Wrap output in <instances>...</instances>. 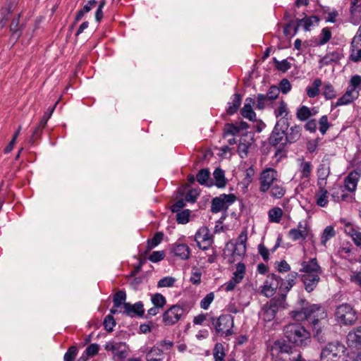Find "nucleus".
I'll use <instances>...</instances> for the list:
<instances>
[{"instance_id":"nucleus-1","label":"nucleus","mask_w":361,"mask_h":361,"mask_svg":"<svg viewBox=\"0 0 361 361\" xmlns=\"http://www.w3.org/2000/svg\"><path fill=\"white\" fill-rule=\"evenodd\" d=\"M290 314L296 321H307L312 328L314 338L319 341H324V331L329 323L327 312L321 305L307 304L300 310L292 311Z\"/></svg>"},{"instance_id":"nucleus-2","label":"nucleus","mask_w":361,"mask_h":361,"mask_svg":"<svg viewBox=\"0 0 361 361\" xmlns=\"http://www.w3.org/2000/svg\"><path fill=\"white\" fill-rule=\"evenodd\" d=\"M283 331L284 338L296 347H305L311 343L310 332L300 323H289Z\"/></svg>"},{"instance_id":"nucleus-3","label":"nucleus","mask_w":361,"mask_h":361,"mask_svg":"<svg viewBox=\"0 0 361 361\" xmlns=\"http://www.w3.org/2000/svg\"><path fill=\"white\" fill-rule=\"evenodd\" d=\"M272 354H286L288 356L287 361H305L296 346L289 343L287 339H279L274 342L271 346Z\"/></svg>"},{"instance_id":"nucleus-4","label":"nucleus","mask_w":361,"mask_h":361,"mask_svg":"<svg viewBox=\"0 0 361 361\" xmlns=\"http://www.w3.org/2000/svg\"><path fill=\"white\" fill-rule=\"evenodd\" d=\"M345 347L338 341L330 342L321 351V361H348L345 358Z\"/></svg>"},{"instance_id":"nucleus-5","label":"nucleus","mask_w":361,"mask_h":361,"mask_svg":"<svg viewBox=\"0 0 361 361\" xmlns=\"http://www.w3.org/2000/svg\"><path fill=\"white\" fill-rule=\"evenodd\" d=\"M336 321L341 325L353 326L357 319V314L353 306L343 303L336 308L334 312Z\"/></svg>"},{"instance_id":"nucleus-6","label":"nucleus","mask_w":361,"mask_h":361,"mask_svg":"<svg viewBox=\"0 0 361 361\" xmlns=\"http://www.w3.org/2000/svg\"><path fill=\"white\" fill-rule=\"evenodd\" d=\"M211 323L216 334L221 336H228L233 334V318L229 314H222L219 317H212Z\"/></svg>"},{"instance_id":"nucleus-7","label":"nucleus","mask_w":361,"mask_h":361,"mask_svg":"<svg viewBox=\"0 0 361 361\" xmlns=\"http://www.w3.org/2000/svg\"><path fill=\"white\" fill-rule=\"evenodd\" d=\"M288 127L289 122H287L286 119H279L269 138L270 145L279 148L283 147L288 142L285 134Z\"/></svg>"},{"instance_id":"nucleus-8","label":"nucleus","mask_w":361,"mask_h":361,"mask_svg":"<svg viewBox=\"0 0 361 361\" xmlns=\"http://www.w3.org/2000/svg\"><path fill=\"white\" fill-rule=\"evenodd\" d=\"M104 349L111 353L113 361H125L129 353L128 346L125 342L110 341L106 343Z\"/></svg>"},{"instance_id":"nucleus-9","label":"nucleus","mask_w":361,"mask_h":361,"mask_svg":"<svg viewBox=\"0 0 361 361\" xmlns=\"http://www.w3.org/2000/svg\"><path fill=\"white\" fill-rule=\"evenodd\" d=\"M279 174L273 168H266L262 171L259 176V191L267 192L270 188L279 180Z\"/></svg>"},{"instance_id":"nucleus-10","label":"nucleus","mask_w":361,"mask_h":361,"mask_svg":"<svg viewBox=\"0 0 361 361\" xmlns=\"http://www.w3.org/2000/svg\"><path fill=\"white\" fill-rule=\"evenodd\" d=\"M235 200L236 196L234 194L220 195L212 200L211 212L212 213H218L224 209H226Z\"/></svg>"},{"instance_id":"nucleus-11","label":"nucleus","mask_w":361,"mask_h":361,"mask_svg":"<svg viewBox=\"0 0 361 361\" xmlns=\"http://www.w3.org/2000/svg\"><path fill=\"white\" fill-rule=\"evenodd\" d=\"M281 308H282V301L271 299L263 306L260 317L264 322H271L275 318L276 313Z\"/></svg>"},{"instance_id":"nucleus-12","label":"nucleus","mask_w":361,"mask_h":361,"mask_svg":"<svg viewBox=\"0 0 361 361\" xmlns=\"http://www.w3.org/2000/svg\"><path fill=\"white\" fill-rule=\"evenodd\" d=\"M288 235L293 241L304 240L307 238L312 236L311 228L305 221H300L297 228H291Z\"/></svg>"},{"instance_id":"nucleus-13","label":"nucleus","mask_w":361,"mask_h":361,"mask_svg":"<svg viewBox=\"0 0 361 361\" xmlns=\"http://www.w3.org/2000/svg\"><path fill=\"white\" fill-rule=\"evenodd\" d=\"M184 313L183 308L178 305H172L162 315V322L165 326H172L176 324Z\"/></svg>"},{"instance_id":"nucleus-14","label":"nucleus","mask_w":361,"mask_h":361,"mask_svg":"<svg viewBox=\"0 0 361 361\" xmlns=\"http://www.w3.org/2000/svg\"><path fill=\"white\" fill-rule=\"evenodd\" d=\"M195 240L201 250H206L212 245L214 238L207 226H202L197 231Z\"/></svg>"},{"instance_id":"nucleus-15","label":"nucleus","mask_w":361,"mask_h":361,"mask_svg":"<svg viewBox=\"0 0 361 361\" xmlns=\"http://www.w3.org/2000/svg\"><path fill=\"white\" fill-rule=\"evenodd\" d=\"M280 276L275 274H269L262 286V293L267 297H271L274 293L276 289L279 290Z\"/></svg>"},{"instance_id":"nucleus-16","label":"nucleus","mask_w":361,"mask_h":361,"mask_svg":"<svg viewBox=\"0 0 361 361\" xmlns=\"http://www.w3.org/2000/svg\"><path fill=\"white\" fill-rule=\"evenodd\" d=\"M300 271L304 275H317L322 274V269L316 258H311L309 260H305L301 262Z\"/></svg>"},{"instance_id":"nucleus-17","label":"nucleus","mask_w":361,"mask_h":361,"mask_svg":"<svg viewBox=\"0 0 361 361\" xmlns=\"http://www.w3.org/2000/svg\"><path fill=\"white\" fill-rule=\"evenodd\" d=\"M226 247L227 250L231 251V256L228 259L230 264L241 259L246 252V246H240L231 241L228 242Z\"/></svg>"},{"instance_id":"nucleus-18","label":"nucleus","mask_w":361,"mask_h":361,"mask_svg":"<svg viewBox=\"0 0 361 361\" xmlns=\"http://www.w3.org/2000/svg\"><path fill=\"white\" fill-rule=\"evenodd\" d=\"M298 277V274L295 271H292L289 273L286 279L283 280L280 277V281H279V291L281 295H286L291 288L295 284L296 280Z\"/></svg>"},{"instance_id":"nucleus-19","label":"nucleus","mask_w":361,"mask_h":361,"mask_svg":"<svg viewBox=\"0 0 361 361\" xmlns=\"http://www.w3.org/2000/svg\"><path fill=\"white\" fill-rule=\"evenodd\" d=\"M344 232L351 238L357 247L361 248V231L358 226L347 223L344 226Z\"/></svg>"},{"instance_id":"nucleus-20","label":"nucleus","mask_w":361,"mask_h":361,"mask_svg":"<svg viewBox=\"0 0 361 361\" xmlns=\"http://www.w3.org/2000/svg\"><path fill=\"white\" fill-rule=\"evenodd\" d=\"M124 314L127 316L133 317H142L145 314L144 305L142 302H135L133 305L130 303H124Z\"/></svg>"},{"instance_id":"nucleus-21","label":"nucleus","mask_w":361,"mask_h":361,"mask_svg":"<svg viewBox=\"0 0 361 361\" xmlns=\"http://www.w3.org/2000/svg\"><path fill=\"white\" fill-rule=\"evenodd\" d=\"M347 344L349 348H361V326L349 331L347 335Z\"/></svg>"},{"instance_id":"nucleus-22","label":"nucleus","mask_w":361,"mask_h":361,"mask_svg":"<svg viewBox=\"0 0 361 361\" xmlns=\"http://www.w3.org/2000/svg\"><path fill=\"white\" fill-rule=\"evenodd\" d=\"M349 20L354 25H357L361 20V0H351Z\"/></svg>"},{"instance_id":"nucleus-23","label":"nucleus","mask_w":361,"mask_h":361,"mask_svg":"<svg viewBox=\"0 0 361 361\" xmlns=\"http://www.w3.org/2000/svg\"><path fill=\"white\" fill-rule=\"evenodd\" d=\"M360 173L356 171H351L344 180L345 189L350 192L355 191Z\"/></svg>"},{"instance_id":"nucleus-24","label":"nucleus","mask_w":361,"mask_h":361,"mask_svg":"<svg viewBox=\"0 0 361 361\" xmlns=\"http://www.w3.org/2000/svg\"><path fill=\"white\" fill-rule=\"evenodd\" d=\"M343 185H336L331 189V196L334 202H339L341 201H348L352 197L349 195Z\"/></svg>"},{"instance_id":"nucleus-25","label":"nucleus","mask_w":361,"mask_h":361,"mask_svg":"<svg viewBox=\"0 0 361 361\" xmlns=\"http://www.w3.org/2000/svg\"><path fill=\"white\" fill-rule=\"evenodd\" d=\"M343 57L341 50L337 49L336 51L327 53L324 57L319 60V68L328 66L332 63L339 61Z\"/></svg>"},{"instance_id":"nucleus-26","label":"nucleus","mask_w":361,"mask_h":361,"mask_svg":"<svg viewBox=\"0 0 361 361\" xmlns=\"http://www.w3.org/2000/svg\"><path fill=\"white\" fill-rule=\"evenodd\" d=\"M301 281L304 285L305 289L308 293L313 291L317 286L320 276L317 275H301Z\"/></svg>"},{"instance_id":"nucleus-27","label":"nucleus","mask_w":361,"mask_h":361,"mask_svg":"<svg viewBox=\"0 0 361 361\" xmlns=\"http://www.w3.org/2000/svg\"><path fill=\"white\" fill-rule=\"evenodd\" d=\"M171 252L180 259H188L190 255V247L184 243H176L171 248Z\"/></svg>"},{"instance_id":"nucleus-28","label":"nucleus","mask_w":361,"mask_h":361,"mask_svg":"<svg viewBox=\"0 0 361 361\" xmlns=\"http://www.w3.org/2000/svg\"><path fill=\"white\" fill-rule=\"evenodd\" d=\"M255 103V100L252 98L247 97L245 101L243 107L240 110L241 115L251 121H254L256 119V114L252 109V105Z\"/></svg>"},{"instance_id":"nucleus-29","label":"nucleus","mask_w":361,"mask_h":361,"mask_svg":"<svg viewBox=\"0 0 361 361\" xmlns=\"http://www.w3.org/2000/svg\"><path fill=\"white\" fill-rule=\"evenodd\" d=\"M361 90V77L358 75L352 76L349 81L346 92L351 94L357 99L359 97V92Z\"/></svg>"},{"instance_id":"nucleus-30","label":"nucleus","mask_w":361,"mask_h":361,"mask_svg":"<svg viewBox=\"0 0 361 361\" xmlns=\"http://www.w3.org/2000/svg\"><path fill=\"white\" fill-rule=\"evenodd\" d=\"M271 197L274 199H281L286 192L283 183L279 179L268 191Z\"/></svg>"},{"instance_id":"nucleus-31","label":"nucleus","mask_w":361,"mask_h":361,"mask_svg":"<svg viewBox=\"0 0 361 361\" xmlns=\"http://www.w3.org/2000/svg\"><path fill=\"white\" fill-rule=\"evenodd\" d=\"M302 128L298 125L293 126L286 130L285 134L287 142L289 143H294L297 142L301 137Z\"/></svg>"},{"instance_id":"nucleus-32","label":"nucleus","mask_w":361,"mask_h":361,"mask_svg":"<svg viewBox=\"0 0 361 361\" xmlns=\"http://www.w3.org/2000/svg\"><path fill=\"white\" fill-rule=\"evenodd\" d=\"M319 21V18L316 16H312L310 17H305L302 19H297L296 22L297 24L295 25V27H294V34H296L298 27L300 25H303L305 30H309L310 27L312 26L314 24H317Z\"/></svg>"},{"instance_id":"nucleus-33","label":"nucleus","mask_w":361,"mask_h":361,"mask_svg":"<svg viewBox=\"0 0 361 361\" xmlns=\"http://www.w3.org/2000/svg\"><path fill=\"white\" fill-rule=\"evenodd\" d=\"M350 59L354 62L361 61V38L354 37L351 42Z\"/></svg>"},{"instance_id":"nucleus-34","label":"nucleus","mask_w":361,"mask_h":361,"mask_svg":"<svg viewBox=\"0 0 361 361\" xmlns=\"http://www.w3.org/2000/svg\"><path fill=\"white\" fill-rule=\"evenodd\" d=\"M164 357V353L162 349L159 348L158 346H153L147 353H146V360L147 361H163Z\"/></svg>"},{"instance_id":"nucleus-35","label":"nucleus","mask_w":361,"mask_h":361,"mask_svg":"<svg viewBox=\"0 0 361 361\" xmlns=\"http://www.w3.org/2000/svg\"><path fill=\"white\" fill-rule=\"evenodd\" d=\"M242 102V96L240 94H234L232 97V101L229 102L227 108V113L230 115L234 114L237 112Z\"/></svg>"},{"instance_id":"nucleus-36","label":"nucleus","mask_w":361,"mask_h":361,"mask_svg":"<svg viewBox=\"0 0 361 361\" xmlns=\"http://www.w3.org/2000/svg\"><path fill=\"white\" fill-rule=\"evenodd\" d=\"M197 181L200 185L211 186L210 172L207 169H202L197 173L196 176Z\"/></svg>"},{"instance_id":"nucleus-37","label":"nucleus","mask_w":361,"mask_h":361,"mask_svg":"<svg viewBox=\"0 0 361 361\" xmlns=\"http://www.w3.org/2000/svg\"><path fill=\"white\" fill-rule=\"evenodd\" d=\"M322 84V82L321 79H319V78L315 79L313 81L312 86H309L307 87V89H306L307 95L310 98H314V97H317L320 93L319 88H320Z\"/></svg>"},{"instance_id":"nucleus-38","label":"nucleus","mask_w":361,"mask_h":361,"mask_svg":"<svg viewBox=\"0 0 361 361\" xmlns=\"http://www.w3.org/2000/svg\"><path fill=\"white\" fill-rule=\"evenodd\" d=\"M15 3L8 2L4 7H3L0 11V24L1 27H4L7 21L8 20V15L12 11V8Z\"/></svg>"},{"instance_id":"nucleus-39","label":"nucleus","mask_w":361,"mask_h":361,"mask_svg":"<svg viewBox=\"0 0 361 361\" xmlns=\"http://www.w3.org/2000/svg\"><path fill=\"white\" fill-rule=\"evenodd\" d=\"M283 214V212L281 208L277 207H274L268 212L269 221L271 223H279Z\"/></svg>"},{"instance_id":"nucleus-40","label":"nucleus","mask_w":361,"mask_h":361,"mask_svg":"<svg viewBox=\"0 0 361 361\" xmlns=\"http://www.w3.org/2000/svg\"><path fill=\"white\" fill-rule=\"evenodd\" d=\"M20 14H18L17 18H14L10 25V30L12 32L13 37L18 39L21 35L22 25H19Z\"/></svg>"},{"instance_id":"nucleus-41","label":"nucleus","mask_w":361,"mask_h":361,"mask_svg":"<svg viewBox=\"0 0 361 361\" xmlns=\"http://www.w3.org/2000/svg\"><path fill=\"white\" fill-rule=\"evenodd\" d=\"M322 95L327 100L336 97V90L330 82H325L322 88Z\"/></svg>"},{"instance_id":"nucleus-42","label":"nucleus","mask_w":361,"mask_h":361,"mask_svg":"<svg viewBox=\"0 0 361 361\" xmlns=\"http://www.w3.org/2000/svg\"><path fill=\"white\" fill-rule=\"evenodd\" d=\"M275 116L278 117H281L280 119H286L287 122H288V111L287 107V104L281 100L279 102V107L274 111Z\"/></svg>"},{"instance_id":"nucleus-43","label":"nucleus","mask_w":361,"mask_h":361,"mask_svg":"<svg viewBox=\"0 0 361 361\" xmlns=\"http://www.w3.org/2000/svg\"><path fill=\"white\" fill-rule=\"evenodd\" d=\"M215 185L218 188H224L226 184L224 171L221 169H216L213 173Z\"/></svg>"},{"instance_id":"nucleus-44","label":"nucleus","mask_w":361,"mask_h":361,"mask_svg":"<svg viewBox=\"0 0 361 361\" xmlns=\"http://www.w3.org/2000/svg\"><path fill=\"white\" fill-rule=\"evenodd\" d=\"M357 98L355 97L351 94H349L348 92H345L342 97H341L336 103L333 104L332 106L334 107H338L343 105H348L350 103L353 102L355 100H356Z\"/></svg>"},{"instance_id":"nucleus-45","label":"nucleus","mask_w":361,"mask_h":361,"mask_svg":"<svg viewBox=\"0 0 361 361\" xmlns=\"http://www.w3.org/2000/svg\"><path fill=\"white\" fill-rule=\"evenodd\" d=\"M328 195V190L317 191L315 193L317 204L322 207H326L329 202Z\"/></svg>"},{"instance_id":"nucleus-46","label":"nucleus","mask_w":361,"mask_h":361,"mask_svg":"<svg viewBox=\"0 0 361 361\" xmlns=\"http://www.w3.org/2000/svg\"><path fill=\"white\" fill-rule=\"evenodd\" d=\"M312 115V110L306 106H302L298 109L296 112L297 118L302 121L307 120Z\"/></svg>"},{"instance_id":"nucleus-47","label":"nucleus","mask_w":361,"mask_h":361,"mask_svg":"<svg viewBox=\"0 0 361 361\" xmlns=\"http://www.w3.org/2000/svg\"><path fill=\"white\" fill-rule=\"evenodd\" d=\"M245 265L243 263L238 262L236 264V269L233 274L232 278L234 281L240 283L245 274Z\"/></svg>"},{"instance_id":"nucleus-48","label":"nucleus","mask_w":361,"mask_h":361,"mask_svg":"<svg viewBox=\"0 0 361 361\" xmlns=\"http://www.w3.org/2000/svg\"><path fill=\"white\" fill-rule=\"evenodd\" d=\"M312 171V164L310 161H304L300 166L302 179H308Z\"/></svg>"},{"instance_id":"nucleus-49","label":"nucleus","mask_w":361,"mask_h":361,"mask_svg":"<svg viewBox=\"0 0 361 361\" xmlns=\"http://www.w3.org/2000/svg\"><path fill=\"white\" fill-rule=\"evenodd\" d=\"M330 174V166L329 163L324 161L319 164L317 169L318 178L327 179Z\"/></svg>"},{"instance_id":"nucleus-50","label":"nucleus","mask_w":361,"mask_h":361,"mask_svg":"<svg viewBox=\"0 0 361 361\" xmlns=\"http://www.w3.org/2000/svg\"><path fill=\"white\" fill-rule=\"evenodd\" d=\"M225 355L223 345L221 343H216L213 350L214 361H224Z\"/></svg>"},{"instance_id":"nucleus-51","label":"nucleus","mask_w":361,"mask_h":361,"mask_svg":"<svg viewBox=\"0 0 361 361\" xmlns=\"http://www.w3.org/2000/svg\"><path fill=\"white\" fill-rule=\"evenodd\" d=\"M336 235V232L334 228L331 226H326L322 235L321 243L322 245H325L326 242L334 237Z\"/></svg>"},{"instance_id":"nucleus-52","label":"nucleus","mask_w":361,"mask_h":361,"mask_svg":"<svg viewBox=\"0 0 361 361\" xmlns=\"http://www.w3.org/2000/svg\"><path fill=\"white\" fill-rule=\"evenodd\" d=\"M126 299V292L123 290H118L116 292L113 298L114 307H119L121 305L124 306V303Z\"/></svg>"},{"instance_id":"nucleus-53","label":"nucleus","mask_w":361,"mask_h":361,"mask_svg":"<svg viewBox=\"0 0 361 361\" xmlns=\"http://www.w3.org/2000/svg\"><path fill=\"white\" fill-rule=\"evenodd\" d=\"M164 235L161 232H157L151 240L147 241V250H152L157 246L163 240Z\"/></svg>"},{"instance_id":"nucleus-54","label":"nucleus","mask_w":361,"mask_h":361,"mask_svg":"<svg viewBox=\"0 0 361 361\" xmlns=\"http://www.w3.org/2000/svg\"><path fill=\"white\" fill-rule=\"evenodd\" d=\"M273 61L275 63L276 69L283 73L286 72L291 67L290 63L288 62L286 59L279 61L276 58H274Z\"/></svg>"},{"instance_id":"nucleus-55","label":"nucleus","mask_w":361,"mask_h":361,"mask_svg":"<svg viewBox=\"0 0 361 361\" xmlns=\"http://www.w3.org/2000/svg\"><path fill=\"white\" fill-rule=\"evenodd\" d=\"M176 213V221L178 224H184L189 221L190 216V211L189 209L180 211Z\"/></svg>"},{"instance_id":"nucleus-56","label":"nucleus","mask_w":361,"mask_h":361,"mask_svg":"<svg viewBox=\"0 0 361 361\" xmlns=\"http://www.w3.org/2000/svg\"><path fill=\"white\" fill-rule=\"evenodd\" d=\"M320 39L318 42L319 45H323L325 44L326 42H328L331 37V32L328 27H324L322 30L321 34H320Z\"/></svg>"},{"instance_id":"nucleus-57","label":"nucleus","mask_w":361,"mask_h":361,"mask_svg":"<svg viewBox=\"0 0 361 361\" xmlns=\"http://www.w3.org/2000/svg\"><path fill=\"white\" fill-rule=\"evenodd\" d=\"M46 126L42 125L39 122L38 126L36 127L35 130L32 133L31 137L29 140V142L32 145L35 144V141L40 137L43 129Z\"/></svg>"},{"instance_id":"nucleus-58","label":"nucleus","mask_w":361,"mask_h":361,"mask_svg":"<svg viewBox=\"0 0 361 361\" xmlns=\"http://www.w3.org/2000/svg\"><path fill=\"white\" fill-rule=\"evenodd\" d=\"M152 302L154 305L162 308L166 304V299L161 294L156 293L152 296Z\"/></svg>"},{"instance_id":"nucleus-59","label":"nucleus","mask_w":361,"mask_h":361,"mask_svg":"<svg viewBox=\"0 0 361 361\" xmlns=\"http://www.w3.org/2000/svg\"><path fill=\"white\" fill-rule=\"evenodd\" d=\"M214 299V293L211 292L200 301V307L203 310H207Z\"/></svg>"},{"instance_id":"nucleus-60","label":"nucleus","mask_w":361,"mask_h":361,"mask_svg":"<svg viewBox=\"0 0 361 361\" xmlns=\"http://www.w3.org/2000/svg\"><path fill=\"white\" fill-rule=\"evenodd\" d=\"M104 329L107 331H112L114 327L116 325V322L111 314H109L105 317L103 322Z\"/></svg>"},{"instance_id":"nucleus-61","label":"nucleus","mask_w":361,"mask_h":361,"mask_svg":"<svg viewBox=\"0 0 361 361\" xmlns=\"http://www.w3.org/2000/svg\"><path fill=\"white\" fill-rule=\"evenodd\" d=\"M78 349L75 346H71L65 353L63 359L65 361H73L76 357Z\"/></svg>"},{"instance_id":"nucleus-62","label":"nucleus","mask_w":361,"mask_h":361,"mask_svg":"<svg viewBox=\"0 0 361 361\" xmlns=\"http://www.w3.org/2000/svg\"><path fill=\"white\" fill-rule=\"evenodd\" d=\"M255 175V170L252 166L249 167L245 171V177L243 180V183L245 185H249L252 181V177Z\"/></svg>"},{"instance_id":"nucleus-63","label":"nucleus","mask_w":361,"mask_h":361,"mask_svg":"<svg viewBox=\"0 0 361 361\" xmlns=\"http://www.w3.org/2000/svg\"><path fill=\"white\" fill-rule=\"evenodd\" d=\"M176 280L171 276L164 277L158 281V287H171L173 286Z\"/></svg>"},{"instance_id":"nucleus-64","label":"nucleus","mask_w":361,"mask_h":361,"mask_svg":"<svg viewBox=\"0 0 361 361\" xmlns=\"http://www.w3.org/2000/svg\"><path fill=\"white\" fill-rule=\"evenodd\" d=\"M268 99L270 102L277 99L279 95V88L275 85L271 86L267 92Z\"/></svg>"}]
</instances>
